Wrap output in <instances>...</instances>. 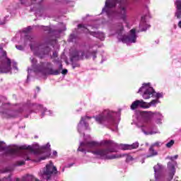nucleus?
Here are the masks:
<instances>
[{
  "label": "nucleus",
  "mask_w": 181,
  "mask_h": 181,
  "mask_svg": "<svg viewBox=\"0 0 181 181\" xmlns=\"http://www.w3.org/2000/svg\"><path fill=\"white\" fill-rule=\"evenodd\" d=\"M112 146H117V144L108 140H103L100 143L85 140L80 143L78 151L91 152L96 158L100 159H118L121 158L122 156L121 154H111L112 152H117V149L111 148Z\"/></svg>",
  "instance_id": "obj_1"
},
{
  "label": "nucleus",
  "mask_w": 181,
  "mask_h": 181,
  "mask_svg": "<svg viewBox=\"0 0 181 181\" xmlns=\"http://www.w3.org/2000/svg\"><path fill=\"white\" fill-rule=\"evenodd\" d=\"M119 4V11L117 15L125 23L128 21V6L125 0H106L103 12H105L109 18H112L116 15L114 8Z\"/></svg>",
  "instance_id": "obj_2"
},
{
  "label": "nucleus",
  "mask_w": 181,
  "mask_h": 181,
  "mask_svg": "<svg viewBox=\"0 0 181 181\" xmlns=\"http://www.w3.org/2000/svg\"><path fill=\"white\" fill-rule=\"evenodd\" d=\"M142 95L144 100H149V98H156L151 100L150 103H146V108H150L151 107H155L157 104H159L160 101L158 98H162L163 94L160 93H156L153 88L151 86V83H143L142 86L137 92Z\"/></svg>",
  "instance_id": "obj_3"
},
{
  "label": "nucleus",
  "mask_w": 181,
  "mask_h": 181,
  "mask_svg": "<svg viewBox=\"0 0 181 181\" xmlns=\"http://www.w3.org/2000/svg\"><path fill=\"white\" fill-rule=\"evenodd\" d=\"M142 115L151 117V115H153V113H152V112H142L141 114L134 116V118H136L134 120L135 125H136L138 128H141L142 132L144 133V135L159 134V131L157 129L154 130L152 129V126L151 125V123H149V120Z\"/></svg>",
  "instance_id": "obj_4"
},
{
  "label": "nucleus",
  "mask_w": 181,
  "mask_h": 181,
  "mask_svg": "<svg viewBox=\"0 0 181 181\" xmlns=\"http://www.w3.org/2000/svg\"><path fill=\"white\" fill-rule=\"evenodd\" d=\"M116 33L117 34V39L122 43H127L129 45L131 43H135L136 42V34L135 29L130 30V33L128 36L124 35V25L119 24L116 26Z\"/></svg>",
  "instance_id": "obj_5"
},
{
  "label": "nucleus",
  "mask_w": 181,
  "mask_h": 181,
  "mask_svg": "<svg viewBox=\"0 0 181 181\" xmlns=\"http://www.w3.org/2000/svg\"><path fill=\"white\" fill-rule=\"evenodd\" d=\"M115 112L110 110V109H105L99 115L95 116L94 119L98 124H102L103 125L114 124V121H115Z\"/></svg>",
  "instance_id": "obj_6"
},
{
  "label": "nucleus",
  "mask_w": 181,
  "mask_h": 181,
  "mask_svg": "<svg viewBox=\"0 0 181 181\" xmlns=\"http://www.w3.org/2000/svg\"><path fill=\"white\" fill-rule=\"evenodd\" d=\"M57 173V168L53 165L52 161L49 164L46 165V167L40 170L39 176L41 181H52V177L53 175Z\"/></svg>",
  "instance_id": "obj_7"
},
{
  "label": "nucleus",
  "mask_w": 181,
  "mask_h": 181,
  "mask_svg": "<svg viewBox=\"0 0 181 181\" xmlns=\"http://www.w3.org/2000/svg\"><path fill=\"white\" fill-rule=\"evenodd\" d=\"M0 57H4V62L0 66V73H9L11 71V66L13 64V69L18 70L16 66V63L11 62L9 58L6 57V52L2 49V47H0Z\"/></svg>",
  "instance_id": "obj_8"
},
{
  "label": "nucleus",
  "mask_w": 181,
  "mask_h": 181,
  "mask_svg": "<svg viewBox=\"0 0 181 181\" xmlns=\"http://www.w3.org/2000/svg\"><path fill=\"white\" fill-rule=\"evenodd\" d=\"M78 29L83 30L85 33H90L92 36H94V37H97L100 40H104V39H105V35H104L103 33L90 31V28H88L83 24H79L78 25Z\"/></svg>",
  "instance_id": "obj_9"
},
{
  "label": "nucleus",
  "mask_w": 181,
  "mask_h": 181,
  "mask_svg": "<svg viewBox=\"0 0 181 181\" xmlns=\"http://www.w3.org/2000/svg\"><path fill=\"white\" fill-rule=\"evenodd\" d=\"M30 60L32 63V68L31 69L28 68V73H30V71H35V73L45 71V64H36L37 61L36 60V59L33 57H31Z\"/></svg>",
  "instance_id": "obj_10"
},
{
  "label": "nucleus",
  "mask_w": 181,
  "mask_h": 181,
  "mask_svg": "<svg viewBox=\"0 0 181 181\" xmlns=\"http://www.w3.org/2000/svg\"><path fill=\"white\" fill-rule=\"evenodd\" d=\"M30 151V152H33V147L30 146H14V148H11L10 150V153L11 155H18V153H19V152H21V151Z\"/></svg>",
  "instance_id": "obj_11"
},
{
  "label": "nucleus",
  "mask_w": 181,
  "mask_h": 181,
  "mask_svg": "<svg viewBox=\"0 0 181 181\" xmlns=\"http://www.w3.org/2000/svg\"><path fill=\"white\" fill-rule=\"evenodd\" d=\"M90 119L88 116H85L81 117V119L78 124V132H81V131H84L86 129H88V124H87V120Z\"/></svg>",
  "instance_id": "obj_12"
},
{
  "label": "nucleus",
  "mask_w": 181,
  "mask_h": 181,
  "mask_svg": "<svg viewBox=\"0 0 181 181\" xmlns=\"http://www.w3.org/2000/svg\"><path fill=\"white\" fill-rule=\"evenodd\" d=\"M146 102H144V100H137L134 101L130 108L131 110H136V108H146Z\"/></svg>",
  "instance_id": "obj_13"
},
{
  "label": "nucleus",
  "mask_w": 181,
  "mask_h": 181,
  "mask_svg": "<svg viewBox=\"0 0 181 181\" xmlns=\"http://www.w3.org/2000/svg\"><path fill=\"white\" fill-rule=\"evenodd\" d=\"M145 16L141 17V20L139 25L140 30L141 32H144V30H146V29L150 28V25L146 24V21H145Z\"/></svg>",
  "instance_id": "obj_14"
},
{
  "label": "nucleus",
  "mask_w": 181,
  "mask_h": 181,
  "mask_svg": "<svg viewBox=\"0 0 181 181\" xmlns=\"http://www.w3.org/2000/svg\"><path fill=\"white\" fill-rule=\"evenodd\" d=\"M49 148H50V144H47L46 146H43L42 149L45 153V156L42 157L40 160H45L47 158L50 156V152L49 151Z\"/></svg>",
  "instance_id": "obj_15"
},
{
  "label": "nucleus",
  "mask_w": 181,
  "mask_h": 181,
  "mask_svg": "<svg viewBox=\"0 0 181 181\" xmlns=\"http://www.w3.org/2000/svg\"><path fill=\"white\" fill-rule=\"evenodd\" d=\"M175 5L177 6V12L175 13V16L178 19L181 18V1H177L175 2Z\"/></svg>",
  "instance_id": "obj_16"
},
{
  "label": "nucleus",
  "mask_w": 181,
  "mask_h": 181,
  "mask_svg": "<svg viewBox=\"0 0 181 181\" xmlns=\"http://www.w3.org/2000/svg\"><path fill=\"white\" fill-rule=\"evenodd\" d=\"M45 74H51L53 76H57L60 74V70L53 69H46Z\"/></svg>",
  "instance_id": "obj_17"
},
{
  "label": "nucleus",
  "mask_w": 181,
  "mask_h": 181,
  "mask_svg": "<svg viewBox=\"0 0 181 181\" xmlns=\"http://www.w3.org/2000/svg\"><path fill=\"white\" fill-rule=\"evenodd\" d=\"M154 115L156 117L157 119L156 121V124H162V120L163 119V116L160 112H157L154 113Z\"/></svg>",
  "instance_id": "obj_18"
},
{
  "label": "nucleus",
  "mask_w": 181,
  "mask_h": 181,
  "mask_svg": "<svg viewBox=\"0 0 181 181\" xmlns=\"http://www.w3.org/2000/svg\"><path fill=\"white\" fill-rule=\"evenodd\" d=\"M153 169L155 172L156 180H158V173L160 172V170H162V165L157 164L156 165L154 166Z\"/></svg>",
  "instance_id": "obj_19"
},
{
  "label": "nucleus",
  "mask_w": 181,
  "mask_h": 181,
  "mask_svg": "<svg viewBox=\"0 0 181 181\" xmlns=\"http://www.w3.org/2000/svg\"><path fill=\"white\" fill-rule=\"evenodd\" d=\"M149 155L147 156V158H151L152 156H156V155H158V151H155V149H153V146H151L149 150Z\"/></svg>",
  "instance_id": "obj_20"
},
{
  "label": "nucleus",
  "mask_w": 181,
  "mask_h": 181,
  "mask_svg": "<svg viewBox=\"0 0 181 181\" xmlns=\"http://www.w3.org/2000/svg\"><path fill=\"white\" fill-rule=\"evenodd\" d=\"M23 180H27V181H39L37 178L34 177L33 175H28L25 177H23Z\"/></svg>",
  "instance_id": "obj_21"
},
{
  "label": "nucleus",
  "mask_w": 181,
  "mask_h": 181,
  "mask_svg": "<svg viewBox=\"0 0 181 181\" xmlns=\"http://www.w3.org/2000/svg\"><path fill=\"white\" fill-rule=\"evenodd\" d=\"M119 148L123 151H127L128 149H130L131 146H129V144H120Z\"/></svg>",
  "instance_id": "obj_22"
},
{
  "label": "nucleus",
  "mask_w": 181,
  "mask_h": 181,
  "mask_svg": "<svg viewBox=\"0 0 181 181\" xmlns=\"http://www.w3.org/2000/svg\"><path fill=\"white\" fill-rule=\"evenodd\" d=\"M168 168L172 172L173 175H175V165L172 163H168Z\"/></svg>",
  "instance_id": "obj_23"
},
{
  "label": "nucleus",
  "mask_w": 181,
  "mask_h": 181,
  "mask_svg": "<svg viewBox=\"0 0 181 181\" xmlns=\"http://www.w3.org/2000/svg\"><path fill=\"white\" fill-rule=\"evenodd\" d=\"M6 21H9V16H6L3 19L0 18V25H5L6 23Z\"/></svg>",
  "instance_id": "obj_24"
},
{
  "label": "nucleus",
  "mask_w": 181,
  "mask_h": 181,
  "mask_svg": "<svg viewBox=\"0 0 181 181\" xmlns=\"http://www.w3.org/2000/svg\"><path fill=\"white\" fill-rule=\"evenodd\" d=\"M24 41L25 45L29 43V42H32V37L29 35L26 36L25 38L22 39Z\"/></svg>",
  "instance_id": "obj_25"
},
{
  "label": "nucleus",
  "mask_w": 181,
  "mask_h": 181,
  "mask_svg": "<svg viewBox=\"0 0 181 181\" xmlns=\"http://www.w3.org/2000/svg\"><path fill=\"white\" fill-rule=\"evenodd\" d=\"M175 144V141L174 140H170L168 143L165 144V146L167 148H172L173 145Z\"/></svg>",
  "instance_id": "obj_26"
},
{
  "label": "nucleus",
  "mask_w": 181,
  "mask_h": 181,
  "mask_svg": "<svg viewBox=\"0 0 181 181\" xmlns=\"http://www.w3.org/2000/svg\"><path fill=\"white\" fill-rule=\"evenodd\" d=\"M130 149H136L138 146H139V144L138 142L134 143L133 144L129 145Z\"/></svg>",
  "instance_id": "obj_27"
},
{
  "label": "nucleus",
  "mask_w": 181,
  "mask_h": 181,
  "mask_svg": "<svg viewBox=\"0 0 181 181\" xmlns=\"http://www.w3.org/2000/svg\"><path fill=\"white\" fill-rule=\"evenodd\" d=\"M6 145H5V143L4 141H0V151H4L5 149Z\"/></svg>",
  "instance_id": "obj_28"
},
{
  "label": "nucleus",
  "mask_w": 181,
  "mask_h": 181,
  "mask_svg": "<svg viewBox=\"0 0 181 181\" xmlns=\"http://www.w3.org/2000/svg\"><path fill=\"white\" fill-rule=\"evenodd\" d=\"M179 158V155H175L174 156L168 157V159L170 160H175V159H177Z\"/></svg>",
  "instance_id": "obj_29"
},
{
  "label": "nucleus",
  "mask_w": 181,
  "mask_h": 181,
  "mask_svg": "<svg viewBox=\"0 0 181 181\" xmlns=\"http://www.w3.org/2000/svg\"><path fill=\"white\" fill-rule=\"evenodd\" d=\"M44 114L45 115H52V111L50 110H47V109L45 110Z\"/></svg>",
  "instance_id": "obj_30"
},
{
  "label": "nucleus",
  "mask_w": 181,
  "mask_h": 181,
  "mask_svg": "<svg viewBox=\"0 0 181 181\" xmlns=\"http://www.w3.org/2000/svg\"><path fill=\"white\" fill-rule=\"evenodd\" d=\"M16 47L18 50H23V47L22 45H16Z\"/></svg>",
  "instance_id": "obj_31"
},
{
  "label": "nucleus",
  "mask_w": 181,
  "mask_h": 181,
  "mask_svg": "<svg viewBox=\"0 0 181 181\" xmlns=\"http://www.w3.org/2000/svg\"><path fill=\"white\" fill-rule=\"evenodd\" d=\"M160 145V142L157 141V142L154 143L151 146H153H153H159Z\"/></svg>",
  "instance_id": "obj_32"
},
{
  "label": "nucleus",
  "mask_w": 181,
  "mask_h": 181,
  "mask_svg": "<svg viewBox=\"0 0 181 181\" xmlns=\"http://www.w3.org/2000/svg\"><path fill=\"white\" fill-rule=\"evenodd\" d=\"M133 160V158H132V157L131 156H127V157L126 158V160L127 162H129V160Z\"/></svg>",
  "instance_id": "obj_33"
},
{
  "label": "nucleus",
  "mask_w": 181,
  "mask_h": 181,
  "mask_svg": "<svg viewBox=\"0 0 181 181\" xmlns=\"http://www.w3.org/2000/svg\"><path fill=\"white\" fill-rule=\"evenodd\" d=\"M62 73L63 74H67V69H64V70H62Z\"/></svg>",
  "instance_id": "obj_34"
},
{
  "label": "nucleus",
  "mask_w": 181,
  "mask_h": 181,
  "mask_svg": "<svg viewBox=\"0 0 181 181\" xmlns=\"http://www.w3.org/2000/svg\"><path fill=\"white\" fill-rule=\"evenodd\" d=\"M53 156H57V151H53Z\"/></svg>",
  "instance_id": "obj_35"
},
{
  "label": "nucleus",
  "mask_w": 181,
  "mask_h": 181,
  "mask_svg": "<svg viewBox=\"0 0 181 181\" xmlns=\"http://www.w3.org/2000/svg\"><path fill=\"white\" fill-rule=\"evenodd\" d=\"M53 57H57V52H54L53 53Z\"/></svg>",
  "instance_id": "obj_36"
},
{
  "label": "nucleus",
  "mask_w": 181,
  "mask_h": 181,
  "mask_svg": "<svg viewBox=\"0 0 181 181\" xmlns=\"http://www.w3.org/2000/svg\"><path fill=\"white\" fill-rule=\"evenodd\" d=\"M8 180H11V178H4L3 181H8Z\"/></svg>",
  "instance_id": "obj_37"
},
{
  "label": "nucleus",
  "mask_w": 181,
  "mask_h": 181,
  "mask_svg": "<svg viewBox=\"0 0 181 181\" xmlns=\"http://www.w3.org/2000/svg\"><path fill=\"white\" fill-rule=\"evenodd\" d=\"M24 159H25V160H29V158L28 157V156H26V157H24Z\"/></svg>",
  "instance_id": "obj_38"
},
{
  "label": "nucleus",
  "mask_w": 181,
  "mask_h": 181,
  "mask_svg": "<svg viewBox=\"0 0 181 181\" xmlns=\"http://www.w3.org/2000/svg\"><path fill=\"white\" fill-rule=\"evenodd\" d=\"M19 165H25V161H21Z\"/></svg>",
  "instance_id": "obj_39"
},
{
  "label": "nucleus",
  "mask_w": 181,
  "mask_h": 181,
  "mask_svg": "<svg viewBox=\"0 0 181 181\" xmlns=\"http://www.w3.org/2000/svg\"><path fill=\"white\" fill-rule=\"evenodd\" d=\"M59 69H63V65L60 64L59 65Z\"/></svg>",
  "instance_id": "obj_40"
},
{
  "label": "nucleus",
  "mask_w": 181,
  "mask_h": 181,
  "mask_svg": "<svg viewBox=\"0 0 181 181\" xmlns=\"http://www.w3.org/2000/svg\"><path fill=\"white\" fill-rule=\"evenodd\" d=\"M23 153H25L26 155V151H22Z\"/></svg>",
  "instance_id": "obj_41"
},
{
  "label": "nucleus",
  "mask_w": 181,
  "mask_h": 181,
  "mask_svg": "<svg viewBox=\"0 0 181 181\" xmlns=\"http://www.w3.org/2000/svg\"><path fill=\"white\" fill-rule=\"evenodd\" d=\"M30 49L31 50H33V47L32 45H30Z\"/></svg>",
  "instance_id": "obj_42"
},
{
  "label": "nucleus",
  "mask_w": 181,
  "mask_h": 181,
  "mask_svg": "<svg viewBox=\"0 0 181 181\" xmlns=\"http://www.w3.org/2000/svg\"><path fill=\"white\" fill-rule=\"evenodd\" d=\"M39 56L42 58V57H43V56H42L41 54H39Z\"/></svg>",
  "instance_id": "obj_43"
},
{
  "label": "nucleus",
  "mask_w": 181,
  "mask_h": 181,
  "mask_svg": "<svg viewBox=\"0 0 181 181\" xmlns=\"http://www.w3.org/2000/svg\"><path fill=\"white\" fill-rule=\"evenodd\" d=\"M95 28V29H97V28H98V26H95V27H94Z\"/></svg>",
  "instance_id": "obj_44"
},
{
  "label": "nucleus",
  "mask_w": 181,
  "mask_h": 181,
  "mask_svg": "<svg viewBox=\"0 0 181 181\" xmlns=\"http://www.w3.org/2000/svg\"><path fill=\"white\" fill-rule=\"evenodd\" d=\"M62 172H64V168L62 169Z\"/></svg>",
  "instance_id": "obj_45"
},
{
  "label": "nucleus",
  "mask_w": 181,
  "mask_h": 181,
  "mask_svg": "<svg viewBox=\"0 0 181 181\" xmlns=\"http://www.w3.org/2000/svg\"><path fill=\"white\" fill-rule=\"evenodd\" d=\"M45 115V113H42V115Z\"/></svg>",
  "instance_id": "obj_46"
}]
</instances>
